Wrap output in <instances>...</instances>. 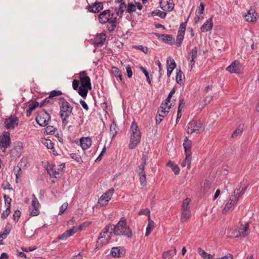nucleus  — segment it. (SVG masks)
I'll use <instances>...</instances> for the list:
<instances>
[{"instance_id":"nucleus-1","label":"nucleus","mask_w":259,"mask_h":259,"mask_svg":"<svg viewBox=\"0 0 259 259\" xmlns=\"http://www.w3.org/2000/svg\"><path fill=\"white\" fill-rule=\"evenodd\" d=\"M59 116L62 121V126L65 127L68 123L67 119L72 113L73 107L63 97L59 98Z\"/></svg>"},{"instance_id":"nucleus-2","label":"nucleus","mask_w":259,"mask_h":259,"mask_svg":"<svg viewBox=\"0 0 259 259\" xmlns=\"http://www.w3.org/2000/svg\"><path fill=\"white\" fill-rule=\"evenodd\" d=\"M112 226L113 233L116 235H124L131 238L133 236L131 229L127 226L126 220L124 217H122L116 225Z\"/></svg>"},{"instance_id":"nucleus-3","label":"nucleus","mask_w":259,"mask_h":259,"mask_svg":"<svg viewBox=\"0 0 259 259\" xmlns=\"http://www.w3.org/2000/svg\"><path fill=\"white\" fill-rule=\"evenodd\" d=\"M141 133L137 124L133 121L131 126V137L128 148L130 149L135 148L140 143Z\"/></svg>"},{"instance_id":"nucleus-4","label":"nucleus","mask_w":259,"mask_h":259,"mask_svg":"<svg viewBox=\"0 0 259 259\" xmlns=\"http://www.w3.org/2000/svg\"><path fill=\"white\" fill-rule=\"evenodd\" d=\"M246 188L243 187L240 190V188H237L234 190L233 194H232L225 205L224 208L223 209V213H225L229 211H232L236 204H237L240 197L243 195L245 191Z\"/></svg>"},{"instance_id":"nucleus-5","label":"nucleus","mask_w":259,"mask_h":259,"mask_svg":"<svg viewBox=\"0 0 259 259\" xmlns=\"http://www.w3.org/2000/svg\"><path fill=\"white\" fill-rule=\"evenodd\" d=\"M186 130L189 134L193 133L199 134L204 131V126L200 121L193 120L188 124Z\"/></svg>"},{"instance_id":"nucleus-6","label":"nucleus","mask_w":259,"mask_h":259,"mask_svg":"<svg viewBox=\"0 0 259 259\" xmlns=\"http://www.w3.org/2000/svg\"><path fill=\"white\" fill-rule=\"evenodd\" d=\"M113 230L112 229V226L110 225L106 226L100 233L97 243L99 244H106L108 243L110 239Z\"/></svg>"},{"instance_id":"nucleus-7","label":"nucleus","mask_w":259,"mask_h":259,"mask_svg":"<svg viewBox=\"0 0 259 259\" xmlns=\"http://www.w3.org/2000/svg\"><path fill=\"white\" fill-rule=\"evenodd\" d=\"M37 123L41 126L47 125L51 120V116L46 111L40 112L35 118Z\"/></svg>"},{"instance_id":"nucleus-8","label":"nucleus","mask_w":259,"mask_h":259,"mask_svg":"<svg viewBox=\"0 0 259 259\" xmlns=\"http://www.w3.org/2000/svg\"><path fill=\"white\" fill-rule=\"evenodd\" d=\"M32 199L31 204L29 208L30 213L31 215L37 216L39 214L40 204L34 194L32 195Z\"/></svg>"},{"instance_id":"nucleus-9","label":"nucleus","mask_w":259,"mask_h":259,"mask_svg":"<svg viewBox=\"0 0 259 259\" xmlns=\"http://www.w3.org/2000/svg\"><path fill=\"white\" fill-rule=\"evenodd\" d=\"M238 234L235 237H245L248 235L250 233L249 230V224L244 222V224L241 223L239 227L237 229Z\"/></svg>"},{"instance_id":"nucleus-10","label":"nucleus","mask_w":259,"mask_h":259,"mask_svg":"<svg viewBox=\"0 0 259 259\" xmlns=\"http://www.w3.org/2000/svg\"><path fill=\"white\" fill-rule=\"evenodd\" d=\"M11 144L10 134L8 132H4L0 137V148L5 149L9 147Z\"/></svg>"},{"instance_id":"nucleus-11","label":"nucleus","mask_w":259,"mask_h":259,"mask_svg":"<svg viewBox=\"0 0 259 259\" xmlns=\"http://www.w3.org/2000/svg\"><path fill=\"white\" fill-rule=\"evenodd\" d=\"M227 70L231 73L239 74L242 72L241 64L237 61H234L230 65L227 67Z\"/></svg>"},{"instance_id":"nucleus-12","label":"nucleus","mask_w":259,"mask_h":259,"mask_svg":"<svg viewBox=\"0 0 259 259\" xmlns=\"http://www.w3.org/2000/svg\"><path fill=\"white\" fill-rule=\"evenodd\" d=\"M114 192V190L113 189H110L104 193L99 199V203L101 205L106 204L111 199Z\"/></svg>"},{"instance_id":"nucleus-13","label":"nucleus","mask_w":259,"mask_h":259,"mask_svg":"<svg viewBox=\"0 0 259 259\" xmlns=\"http://www.w3.org/2000/svg\"><path fill=\"white\" fill-rule=\"evenodd\" d=\"M18 124V118L15 116H11L6 118L5 121V127L7 129H13Z\"/></svg>"},{"instance_id":"nucleus-14","label":"nucleus","mask_w":259,"mask_h":259,"mask_svg":"<svg viewBox=\"0 0 259 259\" xmlns=\"http://www.w3.org/2000/svg\"><path fill=\"white\" fill-rule=\"evenodd\" d=\"M81 226L78 227H73L72 228L66 230L64 233L58 237V239L61 240H66L68 237L71 236L78 230H81Z\"/></svg>"},{"instance_id":"nucleus-15","label":"nucleus","mask_w":259,"mask_h":259,"mask_svg":"<svg viewBox=\"0 0 259 259\" xmlns=\"http://www.w3.org/2000/svg\"><path fill=\"white\" fill-rule=\"evenodd\" d=\"M79 74L81 85L92 89L90 78L87 75V72L84 71H82Z\"/></svg>"},{"instance_id":"nucleus-16","label":"nucleus","mask_w":259,"mask_h":259,"mask_svg":"<svg viewBox=\"0 0 259 259\" xmlns=\"http://www.w3.org/2000/svg\"><path fill=\"white\" fill-rule=\"evenodd\" d=\"M113 14L109 10L102 12L99 15V21L101 23H105L112 18Z\"/></svg>"},{"instance_id":"nucleus-17","label":"nucleus","mask_w":259,"mask_h":259,"mask_svg":"<svg viewBox=\"0 0 259 259\" xmlns=\"http://www.w3.org/2000/svg\"><path fill=\"white\" fill-rule=\"evenodd\" d=\"M159 4L160 8L164 11H171L174 8L172 0H160Z\"/></svg>"},{"instance_id":"nucleus-18","label":"nucleus","mask_w":259,"mask_h":259,"mask_svg":"<svg viewBox=\"0 0 259 259\" xmlns=\"http://www.w3.org/2000/svg\"><path fill=\"white\" fill-rule=\"evenodd\" d=\"M111 255L115 257H121L125 254V248L123 247H114L111 249Z\"/></svg>"},{"instance_id":"nucleus-19","label":"nucleus","mask_w":259,"mask_h":259,"mask_svg":"<svg viewBox=\"0 0 259 259\" xmlns=\"http://www.w3.org/2000/svg\"><path fill=\"white\" fill-rule=\"evenodd\" d=\"M142 8L143 6L140 3L136 2L134 3H128L127 4L126 12L130 14H132L133 12L136 11L137 8L138 10H142Z\"/></svg>"},{"instance_id":"nucleus-20","label":"nucleus","mask_w":259,"mask_h":259,"mask_svg":"<svg viewBox=\"0 0 259 259\" xmlns=\"http://www.w3.org/2000/svg\"><path fill=\"white\" fill-rule=\"evenodd\" d=\"M106 38V35L104 33L97 35L93 40L94 45L97 47L102 46L105 43Z\"/></svg>"},{"instance_id":"nucleus-21","label":"nucleus","mask_w":259,"mask_h":259,"mask_svg":"<svg viewBox=\"0 0 259 259\" xmlns=\"http://www.w3.org/2000/svg\"><path fill=\"white\" fill-rule=\"evenodd\" d=\"M148 157L146 154H144L142 155L141 163L136 169V172L139 175L145 174V167L146 165V161Z\"/></svg>"},{"instance_id":"nucleus-22","label":"nucleus","mask_w":259,"mask_h":259,"mask_svg":"<svg viewBox=\"0 0 259 259\" xmlns=\"http://www.w3.org/2000/svg\"><path fill=\"white\" fill-rule=\"evenodd\" d=\"M171 104H168L166 102H163L158 111L157 114H160V116L164 117L168 112V110L171 108Z\"/></svg>"},{"instance_id":"nucleus-23","label":"nucleus","mask_w":259,"mask_h":259,"mask_svg":"<svg viewBox=\"0 0 259 259\" xmlns=\"http://www.w3.org/2000/svg\"><path fill=\"white\" fill-rule=\"evenodd\" d=\"M257 14L255 12V10L251 8L246 14L244 17L246 21L253 22L256 21Z\"/></svg>"},{"instance_id":"nucleus-24","label":"nucleus","mask_w":259,"mask_h":259,"mask_svg":"<svg viewBox=\"0 0 259 259\" xmlns=\"http://www.w3.org/2000/svg\"><path fill=\"white\" fill-rule=\"evenodd\" d=\"M48 172L50 177L54 178H60L62 174L60 173L58 166L55 165H52L48 169Z\"/></svg>"},{"instance_id":"nucleus-25","label":"nucleus","mask_w":259,"mask_h":259,"mask_svg":"<svg viewBox=\"0 0 259 259\" xmlns=\"http://www.w3.org/2000/svg\"><path fill=\"white\" fill-rule=\"evenodd\" d=\"M198 49L196 47H195L189 53V57L188 59L190 60L189 66L192 69L195 64V59L197 55Z\"/></svg>"},{"instance_id":"nucleus-26","label":"nucleus","mask_w":259,"mask_h":259,"mask_svg":"<svg viewBox=\"0 0 259 259\" xmlns=\"http://www.w3.org/2000/svg\"><path fill=\"white\" fill-rule=\"evenodd\" d=\"M103 8V4L101 2H95L89 6V10L93 13H98Z\"/></svg>"},{"instance_id":"nucleus-27","label":"nucleus","mask_w":259,"mask_h":259,"mask_svg":"<svg viewBox=\"0 0 259 259\" xmlns=\"http://www.w3.org/2000/svg\"><path fill=\"white\" fill-rule=\"evenodd\" d=\"M212 26V17H211L202 25L200 29L202 32H207L211 30Z\"/></svg>"},{"instance_id":"nucleus-28","label":"nucleus","mask_w":259,"mask_h":259,"mask_svg":"<svg viewBox=\"0 0 259 259\" xmlns=\"http://www.w3.org/2000/svg\"><path fill=\"white\" fill-rule=\"evenodd\" d=\"M80 146L82 149H88L92 145V140L89 137L81 138L80 140Z\"/></svg>"},{"instance_id":"nucleus-29","label":"nucleus","mask_w":259,"mask_h":259,"mask_svg":"<svg viewBox=\"0 0 259 259\" xmlns=\"http://www.w3.org/2000/svg\"><path fill=\"white\" fill-rule=\"evenodd\" d=\"M191 163V153L186 154V157L182 161L181 165L182 167L187 166V169H190Z\"/></svg>"},{"instance_id":"nucleus-30","label":"nucleus","mask_w":259,"mask_h":259,"mask_svg":"<svg viewBox=\"0 0 259 259\" xmlns=\"http://www.w3.org/2000/svg\"><path fill=\"white\" fill-rule=\"evenodd\" d=\"M177 253V249L174 248L172 250L164 251L162 254V258L163 259H170L174 256Z\"/></svg>"},{"instance_id":"nucleus-31","label":"nucleus","mask_w":259,"mask_h":259,"mask_svg":"<svg viewBox=\"0 0 259 259\" xmlns=\"http://www.w3.org/2000/svg\"><path fill=\"white\" fill-rule=\"evenodd\" d=\"M161 39L164 42L172 44L174 41V38L171 35L163 34L160 36Z\"/></svg>"},{"instance_id":"nucleus-32","label":"nucleus","mask_w":259,"mask_h":259,"mask_svg":"<svg viewBox=\"0 0 259 259\" xmlns=\"http://www.w3.org/2000/svg\"><path fill=\"white\" fill-rule=\"evenodd\" d=\"M90 90H91V89L80 85L78 88V93L80 96H81L83 98L85 99L87 97L88 91Z\"/></svg>"},{"instance_id":"nucleus-33","label":"nucleus","mask_w":259,"mask_h":259,"mask_svg":"<svg viewBox=\"0 0 259 259\" xmlns=\"http://www.w3.org/2000/svg\"><path fill=\"white\" fill-rule=\"evenodd\" d=\"M154 222L151 220L150 216H149L148 224L146 228L145 235L148 236L151 232L153 229L154 228Z\"/></svg>"},{"instance_id":"nucleus-34","label":"nucleus","mask_w":259,"mask_h":259,"mask_svg":"<svg viewBox=\"0 0 259 259\" xmlns=\"http://www.w3.org/2000/svg\"><path fill=\"white\" fill-rule=\"evenodd\" d=\"M39 104L37 102H35L30 104L29 105V107L26 110V115L29 117L31 115V112L33 110H34L38 106Z\"/></svg>"},{"instance_id":"nucleus-35","label":"nucleus","mask_w":259,"mask_h":259,"mask_svg":"<svg viewBox=\"0 0 259 259\" xmlns=\"http://www.w3.org/2000/svg\"><path fill=\"white\" fill-rule=\"evenodd\" d=\"M184 148L185 149V154L191 153L190 149L191 148V141L188 139L185 140L183 143Z\"/></svg>"},{"instance_id":"nucleus-36","label":"nucleus","mask_w":259,"mask_h":259,"mask_svg":"<svg viewBox=\"0 0 259 259\" xmlns=\"http://www.w3.org/2000/svg\"><path fill=\"white\" fill-rule=\"evenodd\" d=\"M117 19V17H115L109 22L107 26V29L109 31L112 32L114 31L116 25Z\"/></svg>"},{"instance_id":"nucleus-37","label":"nucleus","mask_w":259,"mask_h":259,"mask_svg":"<svg viewBox=\"0 0 259 259\" xmlns=\"http://www.w3.org/2000/svg\"><path fill=\"white\" fill-rule=\"evenodd\" d=\"M120 4L119 6V8L118 9V10L116 12V14L117 15L120 17H122V15H123V13L124 12V11H125L126 8V4L124 2H120Z\"/></svg>"},{"instance_id":"nucleus-38","label":"nucleus","mask_w":259,"mask_h":259,"mask_svg":"<svg viewBox=\"0 0 259 259\" xmlns=\"http://www.w3.org/2000/svg\"><path fill=\"white\" fill-rule=\"evenodd\" d=\"M191 216L190 210L182 211L181 220L184 222L187 221Z\"/></svg>"},{"instance_id":"nucleus-39","label":"nucleus","mask_w":259,"mask_h":259,"mask_svg":"<svg viewBox=\"0 0 259 259\" xmlns=\"http://www.w3.org/2000/svg\"><path fill=\"white\" fill-rule=\"evenodd\" d=\"M11 199H9V202H8V207L6 208L5 210H4L1 215V218L3 219H6L8 215H9L11 210H10V206H11Z\"/></svg>"},{"instance_id":"nucleus-40","label":"nucleus","mask_w":259,"mask_h":259,"mask_svg":"<svg viewBox=\"0 0 259 259\" xmlns=\"http://www.w3.org/2000/svg\"><path fill=\"white\" fill-rule=\"evenodd\" d=\"M167 165L169 166L174 172L175 174L178 175L179 173L180 169L178 166L174 163L172 162L169 161L167 163Z\"/></svg>"},{"instance_id":"nucleus-41","label":"nucleus","mask_w":259,"mask_h":259,"mask_svg":"<svg viewBox=\"0 0 259 259\" xmlns=\"http://www.w3.org/2000/svg\"><path fill=\"white\" fill-rule=\"evenodd\" d=\"M176 66V64L175 60L170 57H169L167 60V68L174 70Z\"/></svg>"},{"instance_id":"nucleus-42","label":"nucleus","mask_w":259,"mask_h":259,"mask_svg":"<svg viewBox=\"0 0 259 259\" xmlns=\"http://www.w3.org/2000/svg\"><path fill=\"white\" fill-rule=\"evenodd\" d=\"M152 15L153 16H158L161 18H164L166 16V13L165 12H162L159 10H155L152 12Z\"/></svg>"},{"instance_id":"nucleus-43","label":"nucleus","mask_w":259,"mask_h":259,"mask_svg":"<svg viewBox=\"0 0 259 259\" xmlns=\"http://www.w3.org/2000/svg\"><path fill=\"white\" fill-rule=\"evenodd\" d=\"M190 202V200L188 198H187L183 201L182 205V211L190 210L189 205Z\"/></svg>"},{"instance_id":"nucleus-44","label":"nucleus","mask_w":259,"mask_h":259,"mask_svg":"<svg viewBox=\"0 0 259 259\" xmlns=\"http://www.w3.org/2000/svg\"><path fill=\"white\" fill-rule=\"evenodd\" d=\"M184 34L178 33L177 36L176 44L178 47L181 46L184 37Z\"/></svg>"},{"instance_id":"nucleus-45","label":"nucleus","mask_w":259,"mask_h":259,"mask_svg":"<svg viewBox=\"0 0 259 259\" xmlns=\"http://www.w3.org/2000/svg\"><path fill=\"white\" fill-rule=\"evenodd\" d=\"M42 142L44 145L48 149H52L54 148V144L50 140L45 139Z\"/></svg>"},{"instance_id":"nucleus-46","label":"nucleus","mask_w":259,"mask_h":259,"mask_svg":"<svg viewBox=\"0 0 259 259\" xmlns=\"http://www.w3.org/2000/svg\"><path fill=\"white\" fill-rule=\"evenodd\" d=\"M243 127L240 125L236 129L232 135V137L234 138L241 134L242 132Z\"/></svg>"},{"instance_id":"nucleus-47","label":"nucleus","mask_w":259,"mask_h":259,"mask_svg":"<svg viewBox=\"0 0 259 259\" xmlns=\"http://www.w3.org/2000/svg\"><path fill=\"white\" fill-rule=\"evenodd\" d=\"M183 73L182 71L181 70H179V72L177 74L176 80H177V82L179 84H181L183 81Z\"/></svg>"},{"instance_id":"nucleus-48","label":"nucleus","mask_w":259,"mask_h":259,"mask_svg":"<svg viewBox=\"0 0 259 259\" xmlns=\"http://www.w3.org/2000/svg\"><path fill=\"white\" fill-rule=\"evenodd\" d=\"M45 132L47 134H54L55 132V128L53 126L49 125L46 127Z\"/></svg>"},{"instance_id":"nucleus-49","label":"nucleus","mask_w":259,"mask_h":259,"mask_svg":"<svg viewBox=\"0 0 259 259\" xmlns=\"http://www.w3.org/2000/svg\"><path fill=\"white\" fill-rule=\"evenodd\" d=\"M70 156L79 163L82 161L81 157L77 153H72L70 154Z\"/></svg>"},{"instance_id":"nucleus-50","label":"nucleus","mask_w":259,"mask_h":259,"mask_svg":"<svg viewBox=\"0 0 259 259\" xmlns=\"http://www.w3.org/2000/svg\"><path fill=\"white\" fill-rule=\"evenodd\" d=\"M140 69H141V70L144 73V74H145L146 77V79L148 81V82L150 84L151 83V80L150 79V77H149V73H148V72L146 70V69L144 68L143 67H142L141 66L140 67Z\"/></svg>"},{"instance_id":"nucleus-51","label":"nucleus","mask_w":259,"mask_h":259,"mask_svg":"<svg viewBox=\"0 0 259 259\" xmlns=\"http://www.w3.org/2000/svg\"><path fill=\"white\" fill-rule=\"evenodd\" d=\"M116 124H111L110 128V135L113 138L116 134Z\"/></svg>"},{"instance_id":"nucleus-52","label":"nucleus","mask_w":259,"mask_h":259,"mask_svg":"<svg viewBox=\"0 0 259 259\" xmlns=\"http://www.w3.org/2000/svg\"><path fill=\"white\" fill-rule=\"evenodd\" d=\"M62 93L61 91L54 90L50 93L49 98H51L56 96H59L62 95Z\"/></svg>"},{"instance_id":"nucleus-53","label":"nucleus","mask_w":259,"mask_h":259,"mask_svg":"<svg viewBox=\"0 0 259 259\" xmlns=\"http://www.w3.org/2000/svg\"><path fill=\"white\" fill-rule=\"evenodd\" d=\"M150 211L149 208H145L141 209L138 213L139 215H146L149 216L150 215Z\"/></svg>"},{"instance_id":"nucleus-54","label":"nucleus","mask_w":259,"mask_h":259,"mask_svg":"<svg viewBox=\"0 0 259 259\" xmlns=\"http://www.w3.org/2000/svg\"><path fill=\"white\" fill-rule=\"evenodd\" d=\"M140 176V182L141 185L145 186L146 184L147 181H146V175L142 174L141 175H139Z\"/></svg>"},{"instance_id":"nucleus-55","label":"nucleus","mask_w":259,"mask_h":259,"mask_svg":"<svg viewBox=\"0 0 259 259\" xmlns=\"http://www.w3.org/2000/svg\"><path fill=\"white\" fill-rule=\"evenodd\" d=\"M186 22H184L181 24L179 30L178 31V33L184 34L185 33L186 31Z\"/></svg>"},{"instance_id":"nucleus-56","label":"nucleus","mask_w":259,"mask_h":259,"mask_svg":"<svg viewBox=\"0 0 259 259\" xmlns=\"http://www.w3.org/2000/svg\"><path fill=\"white\" fill-rule=\"evenodd\" d=\"M111 71L115 77H117L118 74L121 73V71L116 67H112Z\"/></svg>"},{"instance_id":"nucleus-57","label":"nucleus","mask_w":259,"mask_h":259,"mask_svg":"<svg viewBox=\"0 0 259 259\" xmlns=\"http://www.w3.org/2000/svg\"><path fill=\"white\" fill-rule=\"evenodd\" d=\"M68 206L67 203H63L60 207L59 214H62L64 211L67 209Z\"/></svg>"},{"instance_id":"nucleus-58","label":"nucleus","mask_w":259,"mask_h":259,"mask_svg":"<svg viewBox=\"0 0 259 259\" xmlns=\"http://www.w3.org/2000/svg\"><path fill=\"white\" fill-rule=\"evenodd\" d=\"M21 167L17 165L16 167H15L14 169V171L15 172V175L16 176V179H18L19 177L20 176V172L21 171Z\"/></svg>"},{"instance_id":"nucleus-59","label":"nucleus","mask_w":259,"mask_h":259,"mask_svg":"<svg viewBox=\"0 0 259 259\" xmlns=\"http://www.w3.org/2000/svg\"><path fill=\"white\" fill-rule=\"evenodd\" d=\"M126 73H127V77L128 78H131L132 77V75H133V72H132L131 67L130 66V65H128L127 66H126Z\"/></svg>"},{"instance_id":"nucleus-60","label":"nucleus","mask_w":259,"mask_h":259,"mask_svg":"<svg viewBox=\"0 0 259 259\" xmlns=\"http://www.w3.org/2000/svg\"><path fill=\"white\" fill-rule=\"evenodd\" d=\"M175 88H173L171 91L170 92V93H169L168 95V97H167V98L166 99V100H165V102H166L167 103H169V101H170V100L171 98V97L172 96V95L175 93Z\"/></svg>"},{"instance_id":"nucleus-61","label":"nucleus","mask_w":259,"mask_h":259,"mask_svg":"<svg viewBox=\"0 0 259 259\" xmlns=\"http://www.w3.org/2000/svg\"><path fill=\"white\" fill-rule=\"evenodd\" d=\"M21 215V212L17 210H16L13 214L14 220L16 221H18Z\"/></svg>"},{"instance_id":"nucleus-62","label":"nucleus","mask_w":259,"mask_h":259,"mask_svg":"<svg viewBox=\"0 0 259 259\" xmlns=\"http://www.w3.org/2000/svg\"><path fill=\"white\" fill-rule=\"evenodd\" d=\"M36 248L37 247L36 246L22 247V250L25 252L32 251L35 250Z\"/></svg>"},{"instance_id":"nucleus-63","label":"nucleus","mask_w":259,"mask_h":259,"mask_svg":"<svg viewBox=\"0 0 259 259\" xmlns=\"http://www.w3.org/2000/svg\"><path fill=\"white\" fill-rule=\"evenodd\" d=\"M185 102L183 99L180 100L178 110L181 109V111H182L184 106H185Z\"/></svg>"},{"instance_id":"nucleus-64","label":"nucleus","mask_w":259,"mask_h":259,"mask_svg":"<svg viewBox=\"0 0 259 259\" xmlns=\"http://www.w3.org/2000/svg\"><path fill=\"white\" fill-rule=\"evenodd\" d=\"M198 253L200 254V255L203 258L207 254V253L201 248H198Z\"/></svg>"}]
</instances>
